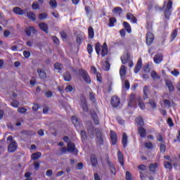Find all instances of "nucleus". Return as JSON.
Returning a JSON list of instances; mask_svg holds the SVG:
<instances>
[{"mask_svg":"<svg viewBox=\"0 0 180 180\" xmlns=\"http://www.w3.org/2000/svg\"><path fill=\"white\" fill-rule=\"evenodd\" d=\"M79 74L82 77L84 81L86 82V84H91V77L89 75H88V72L83 69L79 70Z\"/></svg>","mask_w":180,"mask_h":180,"instance_id":"2","label":"nucleus"},{"mask_svg":"<svg viewBox=\"0 0 180 180\" xmlns=\"http://www.w3.org/2000/svg\"><path fill=\"white\" fill-rule=\"evenodd\" d=\"M27 111V109L22 107H20L18 108V113H26Z\"/></svg>","mask_w":180,"mask_h":180,"instance_id":"55","label":"nucleus"},{"mask_svg":"<svg viewBox=\"0 0 180 180\" xmlns=\"http://www.w3.org/2000/svg\"><path fill=\"white\" fill-rule=\"evenodd\" d=\"M72 122L73 123L74 126L77 127L78 124H79V121H78V118L75 116L72 117Z\"/></svg>","mask_w":180,"mask_h":180,"instance_id":"40","label":"nucleus"},{"mask_svg":"<svg viewBox=\"0 0 180 180\" xmlns=\"http://www.w3.org/2000/svg\"><path fill=\"white\" fill-rule=\"evenodd\" d=\"M138 133L141 139H146L147 136V130H146L143 127H139L138 128Z\"/></svg>","mask_w":180,"mask_h":180,"instance_id":"9","label":"nucleus"},{"mask_svg":"<svg viewBox=\"0 0 180 180\" xmlns=\"http://www.w3.org/2000/svg\"><path fill=\"white\" fill-rule=\"evenodd\" d=\"M80 136L82 137V143H85V141H86V133L85 132V131H82L80 133Z\"/></svg>","mask_w":180,"mask_h":180,"instance_id":"42","label":"nucleus"},{"mask_svg":"<svg viewBox=\"0 0 180 180\" xmlns=\"http://www.w3.org/2000/svg\"><path fill=\"white\" fill-rule=\"evenodd\" d=\"M144 146L146 148H148L149 150H152V148H153V143H151V142L145 143Z\"/></svg>","mask_w":180,"mask_h":180,"instance_id":"52","label":"nucleus"},{"mask_svg":"<svg viewBox=\"0 0 180 180\" xmlns=\"http://www.w3.org/2000/svg\"><path fill=\"white\" fill-rule=\"evenodd\" d=\"M16 150H18V143L15 141H13L8 147V153H15Z\"/></svg>","mask_w":180,"mask_h":180,"instance_id":"3","label":"nucleus"},{"mask_svg":"<svg viewBox=\"0 0 180 180\" xmlns=\"http://www.w3.org/2000/svg\"><path fill=\"white\" fill-rule=\"evenodd\" d=\"M97 141L96 143L99 146H103V143H105V140L103 139V136L102 135V132H97Z\"/></svg>","mask_w":180,"mask_h":180,"instance_id":"8","label":"nucleus"},{"mask_svg":"<svg viewBox=\"0 0 180 180\" xmlns=\"http://www.w3.org/2000/svg\"><path fill=\"white\" fill-rule=\"evenodd\" d=\"M39 109H40V105L39 104H34V106L32 107V110L34 112H37V110H39Z\"/></svg>","mask_w":180,"mask_h":180,"instance_id":"62","label":"nucleus"},{"mask_svg":"<svg viewBox=\"0 0 180 180\" xmlns=\"http://www.w3.org/2000/svg\"><path fill=\"white\" fill-rule=\"evenodd\" d=\"M123 25L127 33H131V26H130V24H129V22L124 21Z\"/></svg>","mask_w":180,"mask_h":180,"instance_id":"23","label":"nucleus"},{"mask_svg":"<svg viewBox=\"0 0 180 180\" xmlns=\"http://www.w3.org/2000/svg\"><path fill=\"white\" fill-rule=\"evenodd\" d=\"M176 36H178V30H174L171 34V37H172V40H175V38L176 37Z\"/></svg>","mask_w":180,"mask_h":180,"instance_id":"50","label":"nucleus"},{"mask_svg":"<svg viewBox=\"0 0 180 180\" xmlns=\"http://www.w3.org/2000/svg\"><path fill=\"white\" fill-rule=\"evenodd\" d=\"M171 74L172 75H174V77H178V75H179V71H178L176 69H174L171 72Z\"/></svg>","mask_w":180,"mask_h":180,"instance_id":"58","label":"nucleus"},{"mask_svg":"<svg viewBox=\"0 0 180 180\" xmlns=\"http://www.w3.org/2000/svg\"><path fill=\"white\" fill-rule=\"evenodd\" d=\"M136 96H134V94H131L128 103V106L129 108H133V106H136Z\"/></svg>","mask_w":180,"mask_h":180,"instance_id":"10","label":"nucleus"},{"mask_svg":"<svg viewBox=\"0 0 180 180\" xmlns=\"http://www.w3.org/2000/svg\"><path fill=\"white\" fill-rule=\"evenodd\" d=\"M13 11L14 12V13H15L16 15H23V10L21 9L19 7H15L13 10Z\"/></svg>","mask_w":180,"mask_h":180,"instance_id":"28","label":"nucleus"},{"mask_svg":"<svg viewBox=\"0 0 180 180\" xmlns=\"http://www.w3.org/2000/svg\"><path fill=\"white\" fill-rule=\"evenodd\" d=\"M117 20L115 18H110L109 20V27H113L115 26V23H116Z\"/></svg>","mask_w":180,"mask_h":180,"instance_id":"36","label":"nucleus"},{"mask_svg":"<svg viewBox=\"0 0 180 180\" xmlns=\"http://www.w3.org/2000/svg\"><path fill=\"white\" fill-rule=\"evenodd\" d=\"M136 122L138 126H144V120L141 117H139L136 119Z\"/></svg>","mask_w":180,"mask_h":180,"instance_id":"35","label":"nucleus"},{"mask_svg":"<svg viewBox=\"0 0 180 180\" xmlns=\"http://www.w3.org/2000/svg\"><path fill=\"white\" fill-rule=\"evenodd\" d=\"M27 16L29 19H30L31 20H33L34 22V20H36V15H34V13L27 12Z\"/></svg>","mask_w":180,"mask_h":180,"instance_id":"33","label":"nucleus"},{"mask_svg":"<svg viewBox=\"0 0 180 180\" xmlns=\"http://www.w3.org/2000/svg\"><path fill=\"white\" fill-rule=\"evenodd\" d=\"M121 61L122 64H126L129 61V56L124 55L121 57Z\"/></svg>","mask_w":180,"mask_h":180,"instance_id":"41","label":"nucleus"},{"mask_svg":"<svg viewBox=\"0 0 180 180\" xmlns=\"http://www.w3.org/2000/svg\"><path fill=\"white\" fill-rule=\"evenodd\" d=\"M87 51H88L89 54H92V53L94 51V49L92 48V45H91L89 44L87 45Z\"/></svg>","mask_w":180,"mask_h":180,"instance_id":"57","label":"nucleus"},{"mask_svg":"<svg viewBox=\"0 0 180 180\" xmlns=\"http://www.w3.org/2000/svg\"><path fill=\"white\" fill-rule=\"evenodd\" d=\"M122 146L124 148H126L127 147V134H126L125 132L123 133Z\"/></svg>","mask_w":180,"mask_h":180,"instance_id":"24","label":"nucleus"},{"mask_svg":"<svg viewBox=\"0 0 180 180\" xmlns=\"http://www.w3.org/2000/svg\"><path fill=\"white\" fill-rule=\"evenodd\" d=\"M172 13V1L169 0L165 8V16L166 19H169V16Z\"/></svg>","mask_w":180,"mask_h":180,"instance_id":"1","label":"nucleus"},{"mask_svg":"<svg viewBox=\"0 0 180 180\" xmlns=\"http://www.w3.org/2000/svg\"><path fill=\"white\" fill-rule=\"evenodd\" d=\"M55 70H58V71H61L63 70V65L61 63H57L54 65Z\"/></svg>","mask_w":180,"mask_h":180,"instance_id":"51","label":"nucleus"},{"mask_svg":"<svg viewBox=\"0 0 180 180\" xmlns=\"http://www.w3.org/2000/svg\"><path fill=\"white\" fill-rule=\"evenodd\" d=\"M52 39L53 43H55L56 44H60V39H58V38H57L56 37H52Z\"/></svg>","mask_w":180,"mask_h":180,"instance_id":"61","label":"nucleus"},{"mask_svg":"<svg viewBox=\"0 0 180 180\" xmlns=\"http://www.w3.org/2000/svg\"><path fill=\"white\" fill-rule=\"evenodd\" d=\"M95 50H96V54L99 56V54H101V44L99 43L96 44Z\"/></svg>","mask_w":180,"mask_h":180,"instance_id":"46","label":"nucleus"},{"mask_svg":"<svg viewBox=\"0 0 180 180\" xmlns=\"http://www.w3.org/2000/svg\"><path fill=\"white\" fill-rule=\"evenodd\" d=\"M88 134L90 136V139H94L95 137V129L94 128L89 129Z\"/></svg>","mask_w":180,"mask_h":180,"instance_id":"37","label":"nucleus"},{"mask_svg":"<svg viewBox=\"0 0 180 180\" xmlns=\"http://www.w3.org/2000/svg\"><path fill=\"white\" fill-rule=\"evenodd\" d=\"M102 68L104 71H109V70H110V64H109V62L105 61L103 63Z\"/></svg>","mask_w":180,"mask_h":180,"instance_id":"25","label":"nucleus"},{"mask_svg":"<svg viewBox=\"0 0 180 180\" xmlns=\"http://www.w3.org/2000/svg\"><path fill=\"white\" fill-rule=\"evenodd\" d=\"M166 86L168 88L169 92H173L174 91V84H172V82L170 80H166Z\"/></svg>","mask_w":180,"mask_h":180,"instance_id":"20","label":"nucleus"},{"mask_svg":"<svg viewBox=\"0 0 180 180\" xmlns=\"http://www.w3.org/2000/svg\"><path fill=\"white\" fill-rule=\"evenodd\" d=\"M111 105L113 108H117L120 105V98L117 96H112L111 98Z\"/></svg>","mask_w":180,"mask_h":180,"instance_id":"7","label":"nucleus"},{"mask_svg":"<svg viewBox=\"0 0 180 180\" xmlns=\"http://www.w3.org/2000/svg\"><path fill=\"white\" fill-rule=\"evenodd\" d=\"M127 19L130 20L131 23L136 24L137 23V18L131 13H127Z\"/></svg>","mask_w":180,"mask_h":180,"instance_id":"13","label":"nucleus"},{"mask_svg":"<svg viewBox=\"0 0 180 180\" xmlns=\"http://www.w3.org/2000/svg\"><path fill=\"white\" fill-rule=\"evenodd\" d=\"M49 5L53 9H56V8H57V1H56V0H50Z\"/></svg>","mask_w":180,"mask_h":180,"instance_id":"44","label":"nucleus"},{"mask_svg":"<svg viewBox=\"0 0 180 180\" xmlns=\"http://www.w3.org/2000/svg\"><path fill=\"white\" fill-rule=\"evenodd\" d=\"M113 13L122 15V13H123V10L120 7H115L113 10Z\"/></svg>","mask_w":180,"mask_h":180,"instance_id":"34","label":"nucleus"},{"mask_svg":"<svg viewBox=\"0 0 180 180\" xmlns=\"http://www.w3.org/2000/svg\"><path fill=\"white\" fill-rule=\"evenodd\" d=\"M108 164L110 167L111 174H112V175H116V167H115V165H113L110 161H108Z\"/></svg>","mask_w":180,"mask_h":180,"instance_id":"22","label":"nucleus"},{"mask_svg":"<svg viewBox=\"0 0 180 180\" xmlns=\"http://www.w3.org/2000/svg\"><path fill=\"white\" fill-rule=\"evenodd\" d=\"M91 162L92 167H96V165H98V159L96 158V155H91Z\"/></svg>","mask_w":180,"mask_h":180,"instance_id":"21","label":"nucleus"},{"mask_svg":"<svg viewBox=\"0 0 180 180\" xmlns=\"http://www.w3.org/2000/svg\"><path fill=\"white\" fill-rule=\"evenodd\" d=\"M108 55V45L106 43H104L103 45L102 46V49H101V56L102 57H105V56Z\"/></svg>","mask_w":180,"mask_h":180,"instance_id":"18","label":"nucleus"},{"mask_svg":"<svg viewBox=\"0 0 180 180\" xmlns=\"http://www.w3.org/2000/svg\"><path fill=\"white\" fill-rule=\"evenodd\" d=\"M164 56L162 53H157L153 58V61L155 64H160L162 62Z\"/></svg>","mask_w":180,"mask_h":180,"instance_id":"6","label":"nucleus"},{"mask_svg":"<svg viewBox=\"0 0 180 180\" xmlns=\"http://www.w3.org/2000/svg\"><path fill=\"white\" fill-rule=\"evenodd\" d=\"M91 117L95 123V124H99V119L98 118V115L94 111H91Z\"/></svg>","mask_w":180,"mask_h":180,"instance_id":"17","label":"nucleus"},{"mask_svg":"<svg viewBox=\"0 0 180 180\" xmlns=\"http://www.w3.org/2000/svg\"><path fill=\"white\" fill-rule=\"evenodd\" d=\"M37 31L36 30V28L34 27H30L28 28L25 29V33L27 36H32V33L34 34Z\"/></svg>","mask_w":180,"mask_h":180,"instance_id":"15","label":"nucleus"},{"mask_svg":"<svg viewBox=\"0 0 180 180\" xmlns=\"http://www.w3.org/2000/svg\"><path fill=\"white\" fill-rule=\"evenodd\" d=\"M81 104L84 112H88V105H86V100H82Z\"/></svg>","mask_w":180,"mask_h":180,"instance_id":"30","label":"nucleus"},{"mask_svg":"<svg viewBox=\"0 0 180 180\" xmlns=\"http://www.w3.org/2000/svg\"><path fill=\"white\" fill-rule=\"evenodd\" d=\"M148 103L151 106L152 109H155L157 108V103H155L154 100H150Z\"/></svg>","mask_w":180,"mask_h":180,"instance_id":"49","label":"nucleus"},{"mask_svg":"<svg viewBox=\"0 0 180 180\" xmlns=\"http://www.w3.org/2000/svg\"><path fill=\"white\" fill-rule=\"evenodd\" d=\"M124 89H130V82H129V80H125L124 82Z\"/></svg>","mask_w":180,"mask_h":180,"instance_id":"59","label":"nucleus"},{"mask_svg":"<svg viewBox=\"0 0 180 180\" xmlns=\"http://www.w3.org/2000/svg\"><path fill=\"white\" fill-rule=\"evenodd\" d=\"M153 41H154V34L149 32L146 34V44L148 46H151Z\"/></svg>","mask_w":180,"mask_h":180,"instance_id":"5","label":"nucleus"},{"mask_svg":"<svg viewBox=\"0 0 180 180\" xmlns=\"http://www.w3.org/2000/svg\"><path fill=\"white\" fill-rule=\"evenodd\" d=\"M120 75L122 81H124V77H126V67L122 65L120 69Z\"/></svg>","mask_w":180,"mask_h":180,"instance_id":"14","label":"nucleus"},{"mask_svg":"<svg viewBox=\"0 0 180 180\" xmlns=\"http://www.w3.org/2000/svg\"><path fill=\"white\" fill-rule=\"evenodd\" d=\"M163 103L165 108H171V101L169 100H164Z\"/></svg>","mask_w":180,"mask_h":180,"instance_id":"53","label":"nucleus"},{"mask_svg":"<svg viewBox=\"0 0 180 180\" xmlns=\"http://www.w3.org/2000/svg\"><path fill=\"white\" fill-rule=\"evenodd\" d=\"M89 37L90 39H94V36H95V32L94 31V28L92 27H89L88 30Z\"/></svg>","mask_w":180,"mask_h":180,"instance_id":"32","label":"nucleus"},{"mask_svg":"<svg viewBox=\"0 0 180 180\" xmlns=\"http://www.w3.org/2000/svg\"><path fill=\"white\" fill-rule=\"evenodd\" d=\"M165 168L167 169H172V163L169 162H164Z\"/></svg>","mask_w":180,"mask_h":180,"instance_id":"47","label":"nucleus"},{"mask_svg":"<svg viewBox=\"0 0 180 180\" xmlns=\"http://www.w3.org/2000/svg\"><path fill=\"white\" fill-rule=\"evenodd\" d=\"M45 96L46 98H51V96H53V92H51V91H48L45 93Z\"/></svg>","mask_w":180,"mask_h":180,"instance_id":"63","label":"nucleus"},{"mask_svg":"<svg viewBox=\"0 0 180 180\" xmlns=\"http://www.w3.org/2000/svg\"><path fill=\"white\" fill-rule=\"evenodd\" d=\"M137 102L139 108L142 109V110H144V109H146V105H144V103H143V101H141V97H139L137 98Z\"/></svg>","mask_w":180,"mask_h":180,"instance_id":"26","label":"nucleus"},{"mask_svg":"<svg viewBox=\"0 0 180 180\" xmlns=\"http://www.w3.org/2000/svg\"><path fill=\"white\" fill-rule=\"evenodd\" d=\"M95 96H96V94H94V92L89 93L90 101H91V102H93V103H95V102H96V98H95Z\"/></svg>","mask_w":180,"mask_h":180,"instance_id":"43","label":"nucleus"},{"mask_svg":"<svg viewBox=\"0 0 180 180\" xmlns=\"http://www.w3.org/2000/svg\"><path fill=\"white\" fill-rule=\"evenodd\" d=\"M20 105V103H19V101L15 100H13V102L11 103V106H12L13 108H18Z\"/></svg>","mask_w":180,"mask_h":180,"instance_id":"48","label":"nucleus"},{"mask_svg":"<svg viewBox=\"0 0 180 180\" xmlns=\"http://www.w3.org/2000/svg\"><path fill=\"white\" fill-rule=\"evenodd\" d=\"M63 78L65 81L70 82L71 81V75L70 74V72H67L63 74Z\"/></svg>","mask_w":180,"mask_h":180,"instance_id":"38","label":"nucleus"},{"mask_svg":"<svg viewBox=\"0 0 180 180\" xmlns=\"http://www.w3.org/2000/svg\"><path fill=\"white\" fill-rule=\"evenodd\" d=\"M148 89H150L148 86H145L143 87V99H147L148 98Z\"/></svg>","mask_w":180,"mask_h":180,"instance_id":"29","label":"nucleus"},{"mask_svg":"<svg viewBox=\"0 0 180 180\" xmlns=\"http://www.w3.org/2000/svg\"><path fill=\"white\" fill-rule=\"evenodd\" d=\"M47 16H48L47 13H42L38 15V18L39 20H43L44 19H47Z\"/></svg>","mask_w":180,"mask_h":180,"instance_id":"45","label":"nucleus"},{"mask_svg":"<svg viewBox=\"0 0 180 180\" xmlns=\"http://www.w3.org/2000/svg\"><path fill=\"white\" fill-rule=\"evenodd\" d=\"M39 26L41 30H43L45 33H49V25L46 22H41Z\"/></svg>","mask_w":180,"mask_h":180,"instance_id":"16","label":"nucleus"},{"mask_svg":"<svg viewBox=\"0 0 180 180\" xmlns=\"http://www.w3.org/2000/svg\"><path fill=\"white\" fill-rule=\"evenodd\" d=\"M41 157V153L40 152H37L35 153H33L32 155H31V158L32 160H38V158H40Z\"/></svg>","mask_w":180,"mask_h":180,"instance_id":"31","label":"nucleus"},{"mask_svg":"<svg viewBox=\"0 0 180 180\" xmlns=\"http://www.w3.org/2000/svg\"><path fill=\"white\" fill-rule=\"evenodd\" d=\"M167 124L169 126V127H172L174 126V122H172V119L168 118Z\"/></svg>","mask_w":180,"mask_h":180,"instance_id":"64","label":"nucleus"},{"mask_svg":"<svg viewBox=\"0 0 180 180\" xmlns=\"http://www.w3.org/2000/svg\"><path fill=\"white\" fill-rule=\"evenodd\" d=\"M68 151H69V153H71L72 154L78 153V150H77V149L75 148V144L71 142L68 143Z\"/></svg>","mask_w":180,"mask_h":180,"instance_id":"4","label":"nucleus"},{"mask_svg":"<svg viewBox=\"0 0 180 180\" xmlns=\"http://www.w3.org/2000/svg\"><path fill=\"white\" fill-rule=\"evenodd\" d=\"M23 56L25 58H29L30 57V52L28 51H24Z\"/></svg>","mask_w":180,"mask_h":180,"instance_id":"60","label":"nucleus"},{"mask_svg":"<svg viewBox=\"0 0 180 180\" xmlns=\"http://www.w3.org/2000/svg\"><path fill=\"white\" fill-rule=\"evenodd\" d=\"M157 168H158V164L157 163H151L149 166V169L151 172H155Z\"/></svg>","mask_w":180,"mask_h":180,"instance_id":"27","label":"nucleus"},{"mask_svg":"<svg viewBox=\"0 0 180 180\" xmlns=\"http://www.w3.org/2000/svg\"><path fill=\"white\" fill-rule=\"evenodd\" d=\"M126 180H133V176L129 172H126Z\"/></svg>","mask_w":180,"mask_h":180,"instance_id":"56","label":"nucleus"},{"mask_svg":"<svg viewBox=\"0 0 180 180\" xmlns=\"http://www.w3.org/2000/svg\"><path fill=\"white\" fill-rule=\"evenodd\" d=\"M74 88L72 87V86L71 85H68L65 87V92L68 93V92H72Z\"/></svg>","mask_w":180,"mask_h":180,"instance_id":"54","label":"nucleus"},{"mask_svg":"<svg viewBox=\"0 0 180 180\" xmlns=\"http://www.w3.org/2000/svg\"><path fill=\"white\" fill-rule=\"evenodd\" d=\"M110 139L112 144L113 146L116 145V143H117V135L115 131H110Z\"/></svg>","mask_w":180,"mask_h":180,"instance_id":"11","label":"nucleus"},{"mask_svg":"<svg viewBox=\"0 0 180 180\" xmlns=\"http://www.w3.org/2000/svg\"><path fill=\"white\" fill-rule=\"evenodd\" d=\"M117 158L122 167H124V156H123V153H122L120 150H118L117 152Z\"/></svg>","mask_w":180,"mask_h":180,"instance_id":"12","label":"nucleus"},{"mask_svg":"<svg viewBox=\"0 0 180 180\" xmlns=\"http://www.w3.org/2000/svg\"><path fill=\"white\" fill-rule=\"evenodd\" d=\"M150 77H152L153 79H160L161 78L154 70L151 72Z\"/></svg>","mask_w":180,"mask_h":180,"instance_id":"39","label":"nucleus"},{"mask_svg":"<svg viewBox=\"0 0 180 180\" xmlns=\"http://www.w3.org/2000/svg\"><path fill=\"white\" fill-rule=\"evenodd\" d=\"M37 72L41 79H46V78H47V75L46 74V72L41 70V69H37Z\"/></svg>","mask_w":180,"mask_h":180,"instance_id":"19","label":"nucleus"}]
</instances>
